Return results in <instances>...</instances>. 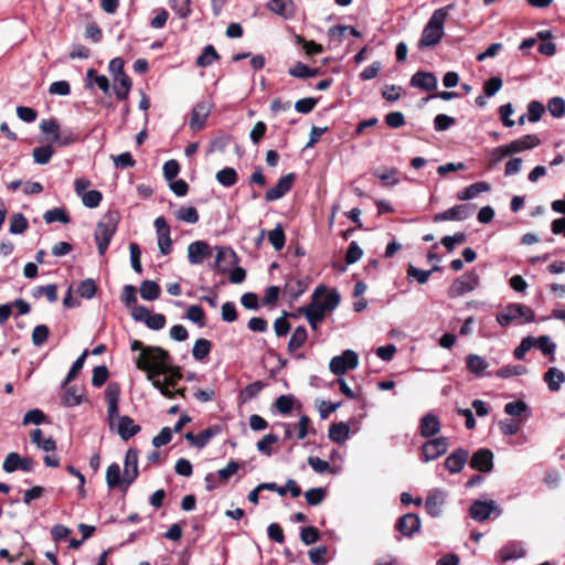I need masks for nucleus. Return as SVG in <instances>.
Masks as SVG:
<instances>
[{
	"mask_svg": "<svg viewBox=\"0 0 565 565\" xmlns=\"http://www.w3.org/2000/svg\"><path fill=\"white\" fill-rule=\"evenodd\" d=\"M54 153V150L52 146H42L36 147L33 149L32 156L33 160L38 164H46L50 162L52 156Z\"/></svg>",
	"mask_w": 565,
	"mask_h": 565,
	"instance_id": "44",
	"label": "nucleus"
},
{
	"mask_svg": "<svg viewBox=\"0 0 565 565\" xmlns=\"http://www.w3.org/2000/svg\"><path fill=\"white\" fill-rule=\"evenodd\" d=\"M500 326H508L511 322L525 324L530 321L527 308L518 303L509 305L497 316Z\"/></svg>",
	"mask_w": 565,
	"mask_h": 565,
	"instance_id": "5",
	"label": "nucleus"
},
{
	"mask_svg": "<svg viewBox=\"0 0 565 565\" xmlns=\"http://www.w3.org/2000/svg\"><path fill=\"white\" fill-rule=\"evenodd\" d=\"M308 338L307 329L303 326L297 327L288 342V352L295 354L298 349H300Z\"/></svg>",
	"mask_w": 565,
	"mask_h": 565,
	"instance_id": "31",
	"label": "nucleus"
},
{
	"mask_svg": "<svg viewBox=\"0 0 565 565\" xmlns=\"http://www.w3.org/2000/svg\"><path fill=\"white\" fill-rule=\"evenodd\" d=\"M396 530L404 536H412L420 527V519L417 514L407 513L397 520Z\"/></svg>",
	"mask_w": 565,
	"mask_h": 565,
	"instance_id": "21",
	"label": "nucleus"
},
{
	"mask_svg": "<svg viewBox=\"0 0 565 565\" xmlns=\"http://www.w3.org/2000/svg\"><path fill=\"white\" fill-rule=\"evenodd\" d=\"M88 355V351L85 350L73 363V365L71 366L64 382H63V385H66L68 382H71L76 375L77 373L83 369L84 366V362L86 360Z\"/></svg>",
	"mask_w": 565,
	"mask_h": 565,
	"instance_id": "57",
	"label": "nucleus"
},
{
	"mask_svg": "<svg viewBox=\"0 0 565 565\" xmlns=\"http://www.w3.org/2000/svg\"><path fill=\"white\" fill-rule=\"evenodd\" d=\"M526 373V369L522 365H505L497 371V376L502 379H509L516 375Z\"/></svg>",
	"mask_w": 565,
	"mask_h": 565,
	"instance_id": "59",
	"label": "nucleus"
},
{
	"mask_svg": "<svg viewBox=\"0 0 565 565\" xmlns=\"http://www.w3.org/2000/svg\"><path fill=\"white\" fill-rule=\"evenodd\" d=\"M43 218L47 224H51L54 222H61L63 224H67L70 222V217L67 216L65 211L60 207L47 210L44 213Z\"/></svg>",
	"mask_w": 565,
	"mask_h": 565,
	"instance_id": "47",
	"label": "nucleus"
},
{
	"mask_svg": "<svg viewBox=\"0 0 565 565\" xmlns=\"http://www.w3.org/2000/svg\"><path fill=\"white\" fill-rule=\"evenodd\" d=\"M278 441V437L274 434L265 435L256 445L257 450L266 456H271V446Z\"/></svg>",
	"mask_w": 565,
	"mask_h": 565,
	"instance_id": "54",
	"label": "nucleus"
},
{
	"mask_svg": "<svg viewBox=\"0 0 565 565\" xmlns=\"http://www.w3.org/2000/svg\"><path fill=\"white\" fill-rule=\"evenodd\" d=\"M81 199L86 207L95 209L102 202L103 195L97 190H90L86 192L83 196H81Z\"/></svg>",
	"mask_w": 565,
	"mask_h": 565,
	"instance_id": "60",
	"label": "nucleus"
},
{
	"mask_svg": "<svg viewBox=\"0 0 565 565\" xmlns=\"http://www.w3.org/2000/svg\"><path fill=\"white\" fill-rule=\"evenodd\" d=\"M124 472L125 486H130L138 477V451L134 448L126 452Z\"/></svg>",
	"mask_w": 565,
	"mask_h": 565,
	"instance_id": "18",
	"label": "nucleus"
},
{
	"mask_svg": "<svg viewBox=\"0 0 565 565\" xmlns=\"http://www.w3.org/2000/svg\"><path fill=\"white\" fill-rule=\"evenodd\" d=\"M363 255L362 248L359 246V244L355 241H352L348 247V250L345 253V263L348 265H352L356 263Z\"/></svg>",
	"mask_w": 565,
	"mask_h": 565,
	"instance_id": "62",
	"label": "nucleus"
},
{
	"mask_svg": "<svg viewBox=\"0 0 565 565\" xmlns=\"http://www.w3.org/2000/svg\"><path fill=\"white\" fill-rule=\"evenodd\" d=\"M340 299V294L335 289L331 291L326 289V291L320 295V298H318V303L323 311H332L339 306Z\"/></svg>",
	"mask_w": 565,
	"mask_h": 565,
	"instance_id": "30",
	"label": "nucleus"
},
{
	"mask_svg": "<svg viewBox=\"0 0 565 565\" xmlns=\"http://www.w3.org/2000/svg\"><path fill=\"white\" fill-rule=\"evenodd\" d=\"M96 290H97V286L94 281V279H92V278H87V279H84L83 281H81V284L77 288V292L79 294V296L85 299H92L95 296Z\"/></svg>",
	"mask_w": 565,
	"mask_h": 565,
	"instance_id": "52",
	"label": "nucleus"
},
{
	"mask_svg": "<svg viewBox=\"0 0 565 565\" xmlns=\"http://www.w3.org/2000/svg\"><path fill=\"white\" fill-rule=\"evenodd\" d=\"M324 291V286L317 287L312 294L311 302L307 307L301 308L300 310L305 315L306 319L308 320L310 327L313 330L318 328V324L323 320L326 315V311H323L318 303V298H320V295Z\"/></svg>",
	"mask_w": 565,
	"mask_h": 565,
	"instance_id": "6",
	"label": "nucleus"
},
{
	"mask_svg": "<svg viewBox=\"0 0 565 565\" xmlns=\"http://www.w3.org/2000/svg\"><path fill=\"white\" fill-rule=\"evenodd\" d=\"M327 547L326 546H318L315 548H311L308 552L309 559L315 565H324L327 563Z\"/></svg>",
	"mask_w": 565,
	"mask_h": 565,
	"instance_id": "61",
	"label": "nucleus"
},
{
	"mask_svg": "<svg viewBox=\"0 0 565 565\" xmlns=\"http://www.w3.org/2000/svg\"><path fill=\"white\" fill-rule=\"evenodd\" d=\"M437 84V77L430 72H416L411 78L413 87H418L426 92L436 89Z\"/></svg>",
	"mask_w": 565,
	"mask_h": 565,
	"instance_id": "24",
	"label": "nucleus"
},
{
	"mask_svg": "<svg viewBox=\"0 0 565 565\" xmlns=\"http://www.w3.org/2000/svg\"><path fill=\"white\" fill-rule=\"evenodd\" d=\"M530 148V135L524 136L523 138L512 141L510 145L498 148V151L502 153L503 157L526 150Z\"/></svg>",
	"mask_w": 565,
	"mask_h": 565,
	"instance_id": "33",
	"label": "nucleus"
},
{
	"mask_svg": "<svg viewBox=\"0 0 565 565\" xmlns=\"http://www.w3.org/2000/svg\"><path fill=\"white\" fill-rule=\"evenodd\" d=\"M28 228V221L21 213H15L10 220V233L18 235L22 234Z\"/></svg>",
	"mask_w": 565,
	"mask_h": 565,
	"instance_id": "49",
	"label": "nucleus"
},
{
	"mask_svg": "<svg viewBox=\"0 0 565 565\" xmlns=\"http://www.w3.org/2000/svg\"><path fill=\"white\" fill-rule=\"evenodd\" d=\"M140 295L143 300L153 301L160 296V286L153 280H143L140 285Z\"/></svg>",
	"mask_w": 565,
	"mask_h": 565,
	"instance_id": "34",
	"label": "nucleus"
},
{
	"mask_svg": "<svg viewBox=\"0 0 565 565\" xmlns=\"http://www.w3.org/2000/svg\"><path fill=\"white\" fill-rule=\"evenodd\" d=\"M308 463L317 473H324V472H330L333 475L337 473V469L330 467L328 461L322 460L319 457H309Z\"/></svg>",
	"mask_w": 565,
	"mask_h": 565,
	"instance_id": "51",
	"label": "nucleus"
},
{
	"mask_svg": "<svg viewBox=\"0 0 565 565\" xmlns=\"http://www.w3.org/2000/svg\"><path fill=\"white\" fill-rule=\"evenodd\" d=\"M547 110L554 118H562L565 115V100L562 97H552L547 103Z\"/></svg>",
	"mask_w": 565,
	"mask_h": 565,
	"instance_id": "48",
	"label": "nucleus"
},
{
	"mask_svg": "<svg viewBox=\"0 0 565 565\" xmlns=\"http://www.w3.org/2000/svg\"><path fill=\"white\" fill-rule=\"evenodd\" d=\"M212 343L206 339H198L192 348V355L196 361L204 360L211 351Z\"/></svg>",
	"mask_w": 565,
	"mask_h": 565,
	"instance_id": "39",
	"label": "nucleus"
},
{
	"mask_svg": "<svg viewBox=\"0 0 565 565\" xmlns=\"http://www.w3.org/2000/svg\"><path fill=\"white\" fill-rule=\"evenodd\" d=\"M553 35L550 30L540 31L536 33V39L532 38V45L539 40L536 46L539 53L545 56H553L556 52V44L552 41Z\"/></svg>",
	"mask_w": 565,
	"mask_h": 565,
	"instance_id": "23",
	"label": "nucleus"
},
{
	"mask_svg": "<svg viewBox=\"0 0 565 565\" xmlns=\"http://www.w3.org/2000/svg\"><path fill=\"white\" fill-rule=\"evenodd\" d=\"M106 483L109 489H119L126 492L130 486H125V473L121 477L120 466L116 462L108 466L106 470Z\"/></svg>",
	"mask_w": 565,
	"mask_h": 565,
	"instance_id": "20",
	"label": "nucleus"
},
{
	"mask_svg": "<svg viewBox=\"0 0 565 565\" xmlns=\"http://www.w3.org/2000/svg\"><path fill=\"white\" fill-rule=\"evenodd\" d=\"M327 495V491L323 488H311L305 492L306 501L309 505L320 504Z\"/></svg>",
	"mask_w": 565,
	"mask_h": 565,
	"instance_id": "53",
	"label": "nucleus"
},
{
	"mask_svg": "<svg viewBox=\"0 0 565 565\" xmlns=\"http://www.w3.org/2000/svg\"><path fill=\"white\" fill-rule=\"evenodd\" d=\"M345 32H350L351 35L354 38H361L362 34L360 31H358L355 28L350 25H335L329 29L328 34L330 36L337 38L339 41L342 40V36Z\"/></svg>",
	"mask_w": 565,
	"mask_h": 565,
	"instance_id": "55",
	"label": "nucleus"
},
{
	"mask_svg": "<svg viewBox=\"0 0 565 565\" xmlns=\"http://www.w3.org/2000/svg\"><path fill=\"white\" fill-rule=\"evenodd\" d=\"M211 247L205 241H195L188 246V260L192 265L202 264L211 255Z\"/></svg>",
	"mask_w": 565,
	"mask_h": 565,
	"instance_id": "17",
	"label": "nucleus"
},
{
	"mask_svg": "<svg viewBox=\"0 0 565 565\" xmlns=\"http://www.w3.org/2000/svg\"><path fill=\"white\" fill-rule=\"evenodd\" d=\"M467 236L465 233L462 232H458L454 235H448V236H444L441 238V244L445 246V248L448 250V252H452L455 246L457 244H461L466 241Z\"/></svg>",
	"mask_w": 565,
	"mask_h": 565,
	"instance_id": "63",
	"label": "nucleus"
},
{
	"mask_svg": "<svg viewBox=\"0 0 565 565\" xmlns=\"http://www.w3.org/2000/svg\"><path fill=\"white\" fill-rule=\"evenodd\" d=\"M544 382L551 392H557L565 382V373L557 367H550L544 374Z\"/></svg>",
	"mask_w": 565,
	"mask_h": 565,
	"instance_id": "26",
	"label": "nucleus"
},
{
	"mask_svg": "<svg viewBox=\"0 0 565 565\" xmlns=\"http://www.w3.org/2000/svg\"><path fill=\"white\" fill-rule=\"evenodd\" d=\"M472 206L469 204H458L434 216V222L444 221H463L472 214Z\"/></svg>",
	"mask_w": 565,
	"mask_h": 565,
	"instance_id": "12",
	"label": "nucleus"
},
{
	"mask_svg": "<svg viewBox=\"0 0 565 565\" xmlns=\"http://www.w3.org/2000/svg\"><path fill=\"white\" fill-rule=\"evenodd\" d=\"M359 364L358 354L352 350H345L341 355L331 359L330 371L335 375H342L349 370H354Z\"/></svg>",
	"mask_w": 565,
	"mask_h": 565,
	"instance_id": "7",
	"label": "nucleus"
},
{
	"mask_svg": "<svg viewBox=\"0 0 565 565\" xmlns=\"http://www.w3.org/2000/svg\"><path fill=\"white\" fill-rule=\"evenodd\" d=\"M50 334V329L45 324L36 326L32 331V343L35 347H41Z\"/></svg>",
	"mask_w": 565,
	"mask_h": 565,
	"instance_id": "58",
	"label": "nucleus"
},
{
	"mask_svg": "<svg viewBox=\"0 0 565 565\" xmlns=\"http://www.w3.org/2000/svg\"><path fill=\"white\" fill-rule=\"evenodd\" d=\"M216 181L223 186L230 188L237 182V172L234 168L226 167L215 175Z\"/></svg>",
	"mask_w": 565,
	"mask_h": 565,
	"instance_id": "38",
	"label": "nucleus"
},
{
	"mask_svg": "<svg viewBox=\"0 0 565 565\" xmlns=\"http://www.w3.org/2000/svg\"><path fill=\"white\" fill-rule=\"evenodd\" d=\"M307 289V285L300 279L289 278L286 280L284 291L290 297V299H297Z\"/></svg>",
	"mask_w": 565,
	"mask_h": 565,
	"instance_id": "36",
	"label": "nucleus"
},
{
	"mask_svg": "<svg viewBox=\"0 0 565 565\" xmlns=\"http://www.w3.org/2000/svg\"><path fill=\"white\" fill-rule=\"evenodd\" d=\"M447 492L441 489L431 490L425 502L427 513L434 518L439 516L445 504Z\"/></svg>",
	"mask_w": 565,
	"mask_h": 565,
	"instance_id": "16",
	"label": "nucleus"
},
{
	"mask_svg": "<svg viewBox=\"0 0 565 565\" xmlns=\"http://www.w3.org/2000/svg\"><path fill=\"white\" fill-rule=\"evenodd\" d=\"M490 190V185L487 182H476L463 190L457 193V198L460 201H467L475 199L478 194L482 192H488Z\"/></svg>",
	"mask_w": 565,
	"mask_h": 565,
	"instance_id": "29",
	"label": "nucleus"
},
{
	"mask_svg": "<svg viewBox=\"0 0 565 565\" xmlns=\"http://www.w3.org/2000/svg\"><path fill=\"white\" fill-rule=\"evenodd\" d=\"M220 431L221 428L217 425L210 426L202 430L196 435L195 447L200 449L205 447L213 437L220 434Z\"/></svg>",
	"mask_w": 565,
	"mask_h": 565,
	"instance_id": "41",
	"label": "nucleus"
},
{
	"mask_svg": "<svg viewBox=\"0 0 565 565\" xmlns=\"http://www.w3.org/2000/svg\"><path fill=\"white\" fill-rule=\"evenodd\" d=\"M526 409L527 405L523 401L510 402L504 406V413L513 418H522L521 416L525 414Z\"/></svg>",
	"mask_w": 565,
	"mask_h": 565,
	"instance_id": "46",
	"label": "nucleus"
},
{
	"mask_svg": "<svg viewBox=\"0 0 565 565\" xmlns=\"http://www.w3.org/2000/svg\"><path fill=\"white\" fill-rule=\"evenodd\" d=\"M130 349L140 351L135 359L136 366L147 372V380L163 396L174 398L177 394H182L181 390H172L181 380L182 374L179 369L171 366V356L168 351L160 347L143 345L139 340H134Z\"/></svg>",
	"mask_w": 565,
	"mask_h": 565,
	"instance_id": "1",
	"label": "nucleus"
},
{
	"mask_svg": "<svg viewBox=\"0 0 565 565\" xmlns=\"http://www.w3.org/2000/svg\"><path fill=\"white\" fill-rule=\"evenodd\" d=\"M448 447V438L444 436L426 441L422 447L423 460L428 462L439 458L447 452Z\"/></svg>",
	"mask_w": 565,
	"mask_h": 565,
	"instance_id": "9",
	"label": "nucleus"
},
{
	"mask_svg": "<svg viewBox=\"0 0 565 565\" xmlns=\"http://www.w3.org/2000/svg\"><path fill=\"white\" fill-rule=\"evenodd\" d=\"M116 85L114 86L115 95L118 99L127 98L129 90L131 88V81L127 74H121L118 77L114 78Z\"/></svg>",
	"mask_w": 565,
	"mask_h": 565,
	"instance_id": "37",
	"label": "nucleus"
},
{
	"mask_svg": "<svg viewBox=\"0 0 565 565\" xmlns=\"http://www.w3.org/2000/svg\"><path fill=\"white\" fill-rule=\"evenodd\" d=\"M470 467L480 472H490L493 468L492 451L486 448L477 450L470 459Z\"/></svg>",
	"mask_w": 565,
	"mask_h": 565,
	"instance_id": "15",
	"label": "nucleus"
},
{
	"mask_svg": "<svg viewBox=\"0 0 565 565\" xmlns=\"http://www.w3.org/2000/svg\"><path fill=\"white\" fill-rule=\"evenodd\" d=\"M268 241L276 250L282 249L286 243V236L280 224H277L274 230L268 232Z\"/></svg>",
	"mask_w": 565,
	"mask_h": 565,
	"instance_id": "42",
	"label": "nucleus"
},
{
	"mask_svg": "<svg viewBox=\"0 0 565 565\" xmlns=\"http://www.w3.org/2000/svg\"><path fill=\"white\" fill-rule=\"evenodd\" d=\"M479 285V277L476 273L469 271L456 279L449 288V296L452 298L462 296L475 290Z\"/></svg>",
	"mask_w": 565,
	"mask_h": 565,
	"instance_id": "10",
	"label": "nucleus"
},
{
	"mask_svg": "<svg viewBox=\"0 0 565 565\" xmlns=\"http://www.w3.org/2000/svg\"><path fill=\"white\" fill-rule=\"evenodd\" d=\"M350 427L347 423L340 422L329 427L328 437L337 444H344L349 438Z\"/></svg>",
	"mask_w": 565,
	"mask_h": 565,
	"instance_id": "28",
	"label": "nucleus"
},
{
	"mask_svg": "<svg viewBox=\"0 0 565 565\" xmlns=\"http://www.w3.org/2000/svg\"><path fill=\"white\" fill-rule=\"evenodd\" d=\"M438 269H439V267L436 266L430 270H423V269H418L417 267H415L413 265H409L407 268V276H408V278L416 279L420 285H424L427 282V280L429 279L433 271L438 270Z\"/></svg>",
	"mask_w": 565,
	"mask_h": 565,
	"instance_id": "45",
	"label": "nucleus"
},
{
	"mask_svg": "<svg viewBox=\"0 0 565 565\" xmlns=\"http://www.w3.org/2000/svg\"><path fill=\"white\" fill-rule=\"evenodd\" d=\"M489 364L487 361L481 358L478 354H468L466 356V367L467 370L475 374L476 376H483L486 375V370L488 369Z\"/></svg>",
	"mask_w": 565,
	"mask_h": 565,
	"instance_id": "27",
	"label": "nucleus"
},
{
	"mask_svg": "<svg viewBox=\"0 0 565 565\" xmlns=\"http://www.w3.org/2000/svg\"><path fill=\"white\" fill-rule=\"evenodd\" d=\"M216 256H215V268L222 273L227 270V266L234 265L237 263V256L235 252L231 247L225 246H216Z\"/></svg>",
	"mask_w": 565,
	"mask_h": 565,
	"instance_id": "22",
	"label": "nucleus"
},
{
	"mask_svg": "<svg viewBox=\"0 0 565 565\" xmlns=\"http://www.w3.org/2000/svg\"><path fill=\"white\" fill-rule=\"evenodd\" d=\"M525 554L526 547L524 543L512 541L507 543L499 550L495 559L499 564H503L509 561H514L524 557Z\"/></svg>",
	"mask_w": 565,
	"mask_h": 565,
	"instance_id": "11",
	"label": "nucleus"
},
{
	"mask_svg": "<svg viewBox=\"0 0 565 565\" xmlns=\"http://www.w3.org/2000/svg\"><path fill=\"white\" fill-rule=\"evenodd\" d=\"M534 347L540 349L544 355H548L551 362L555 361L554 352L556 344L551 340L550 337L542 335L537 339L532 338V348Z\"/></svg>",
	"mask_w": 565,
	"mask_h": 565,
	"instance_id": "32",
	"label": "nucleus"
},
{
	"mask_svg": "<svg viewBox=\"0 0 565 565\" xmlns=\"http://www.w3.org/2000/svg\"><path fill=\"white\" fill-rule=\"evenodd\" d=\"M524 419L523 418H513L510 417L508 419H502L498 423V426L500 428V431L503 435H515L521 429V426L523 425Z\"/></svg>",
	"mask_w": 565,
	"mask_h": 565,
	"instance_id": "35",
	"label": "nucleus"
},
{
	"mask_svg": "<svg viewBox=\"0 0 565 565\" xmlns=\"http://www.w3.org/2000/svg\"><path fill=\"white\" fill-rule=\"evenodd\" d=\"M439 430L440 422L436 415L429 413L420 419L419 431L423 437L428 438L435 436Z\"/></svg>",
	"mask_w": 565,
	"mask_h": 565,
	"instance_id": "25",
	"label": "nucleus"
},
{
	"mask_svg": "<svg viewBox=\"0 0 565 565\" xmlns=\"http://www.w3.org/2000/svg\"><path fill=\"white\" fill-rule=\"evenodd\" d=\"M117 225L118 216L113 212L105 214L97 223L94 236L97 244L98 254L100 256L106 253L113 236L117 231Z\"/></svg>",
	"mask_w": 565,
	"mask_h": 565,
	"instance_id": "4",
	"label": "nucleus"
},
{
	"mask_svg": "<svg viewBox=\"0 0 565 565\" xmlns=\"http://www.w3.org/2000/svg\"><path fill=\"white\" fill-rule=\"evenodd\" d=\"M469 452L463 448L452 451L445 460V468L450 473H459L468 461Z\"/></svg>",
	"mask_w": 565,
	"mask_h": 565,
	"instance_id": "19",
	"label": "nucleus"
},
{
	"mask_svg": "<svg viewBox=\"0 0 565 565\" xmlns=\"http://www.w3.org/2000/svg\"><path fill=\"white\" fill-rule=\"evenodd\" d=\"M492 513H494L497 516L501 514V509L493 500H477L470 505L469 509L470 518L478 522L488 520Z\"/></svg>",
	"mask_w": 565,
	"mask_h": 565,
	"instance_id": "8",
	"label": "nucleus"
},
{
	"mask_svg": "<svg viewBox=\"0 0 565 565\" xmlns=\"http://www.w3.org/2000/svg\"><path fill=\"white\" fill-rule=\"evenodd\" d=\"M177 218L189 224H195L199 221V213L193 206H182L177 212Z\"/></svg>",
	"mask_w": 565,
	"mask_h": 565,
	"instance_id": "50",
	"label": "nucleus"
},
{
	"mask_svg": "<svg viewBox=\"0 0 565 565\" xmlns=\"http://www.w3.org/2000/svg\"><path fill=\"white\" fill-rule=\"evenodd\" d=\"M190 3L191 0H170L172 10L181 19H186L191 14Z\"/></svg>",
	"mask_w": 565,
	"mask_h": 565,
	"instance_id": "56",
	"label": "nucleus"
},
{
	"mask_svg": "<svg viewBox=\"0 0 565 565\" xmlns=\"http://www.w3.org/2000/svg\"><path fill=\"white\" fill-rule=\"evenodd\" d=\"M452 10H455V4L450 3L433 12L422 31V35L418 41L419 50L434 47L440 43L445 35V22Z\"/></svg>",
	"mask_w": 565,
	"mask_h": 565,
	"instance_id": "3",
	"label": "nucleus"
},
{
	"mask_svg": "<svg viewBox=\"0 0 565 565\" xmlns=\"http://www.w3.org/2000/svg\"><path fill=\"white\" fill-rule=\"evenodd\" d=\"M320 537L318 529L315 526H306L301 529L300 539L303 544L310 545L316 543Z\"/></svg>",
	"mask_w": 565,
	"mask_h": 565,
	"instance_id": "64",
	"label": "nucleus"
},
{
	"mask_svg": "<svg viewBox=\"0 0 565 565\" xmlns=\"http://www.w3.org/2000/svg\"><path fill=\"white\" fill-rule=\"evenodd\" d=\"M107 402V418L110 429L115 428L117 422V433L124 439L128 440L140 431V426L136 425L129 416L119 415L120 387L117 383H109L105 390Z\"/></svg>",
	"mask_w": 565,
	"mask_h": 565,
	"instance_id": "2",
	"label": "nucleus"
},
{
	"mask_svg": "<svg viewBox=\"0 0 565 565\" xmlns=\"http://www.w3.org/2000/svg\"><path fill=\"white\" fill-rule=\"evenodd\" d=\"M220 55L213 45H206L196 60V64L201 67H206L213 64L214 61L218 60Z\"/></svg>",
	"mask_w": 565,
	"mask_h": 565,
	"instance_id": "43",
	"label": "nucleus"
},
{
	"mask_svg": "<svg viewBox=\"0 0 565 565\" xmlns=\"http://www.w3.org/2000/svg\"><path fill=\"white\" fill-rule=\"evenodd\" d=\"M211 104L206 102L198 103L191 113L189 121L190 129L193 131H200L205 126L206 119L211 113Z\"/></svg>",
	"mask_w": 565,
	"mask_h": 565,
	"instance_id": "14",
	"label": "nucleus"
},
{
	"mask_svg": "<svg viewBox=\"0 0 565 565\" xmlns=\"http://www.w3.org/2000/svg\"><path fill=\"white\" fill-rule=\"evenodd\" d=\"M294 180H295L294 173H288V174L281 177L278 180V182L276 183V185L269 188L266 191V193L264 195L265 201L273 202V201L281 199L286 193H288L290 191Z\"/></svg>",
	"mask_w": 565,
	"mask_h": 565,
	"instance_id": "13",
	"label": "nucleus"
},
{
	"mask_svg": "<svg viewBox=\"0 0 565 565\" xmlns=\"http://www.w3.org/2000/svg\"><path fill=\"white\" fill-rule=\"evenodd\" d=\"M291 0H270L268 2V9L284 18H287L291 13Z\"/></svg>",
	"mask_w": 565,
	"mask_h": 565,
	"instance_id": "40",
	"label": "nucleus"
}]
</instances>
